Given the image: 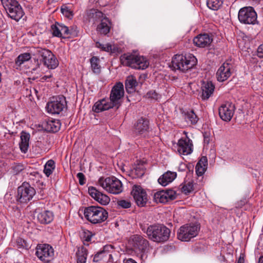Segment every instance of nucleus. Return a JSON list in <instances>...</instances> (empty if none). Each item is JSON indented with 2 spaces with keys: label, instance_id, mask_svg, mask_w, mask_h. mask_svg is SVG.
Segmentation results:
<instances>
[{
  "label": "nucleus",
  "instance_id": "nucleus-13",
  "mask_svg": "<svg viewBox=\"0 0 263 263\" xmlns=\"http://www.w3.org/2000/svg\"><path fill=\"white\" fill-rule=\"evenodd\" d=\"M35 254L41 260L48 262L54 255L52 247L48 244L37 245Z\"/></svg>",
  "mask_w": 263,
  "mask_h": 263
},
{
  "label": "nucleus",
  "instance_id": "nucleus-6",
  "mask_svg": "<svg viewBox=\"0 0 263 263\" xmlns=\"http://www.w3.org/2000/svg\"><path fill=\"white\" fill-rule=\"evenodd\" d=\"M2 4L8 16L18 21L24 15L22 6L16 0H1Z\"/></svg>",
  "mask_w": 263,
  "mask_h": 263
},
{
  "label": "nucleus",
  "instance_id": "nucleus-62",
  "mask_svg": "<svg viewBox=\"0 0 263 263\" xmlns=\"http://www.w3.org/2000/svg\"><path fill=\"white\" fill-rule=\"evenodd\" d=\"M141 229H142V231L146 233L147 228H146L145 226H141Z\"/></svg>",
  "mask_w": 263,
  "mask_h": 263
},
{
  "label": "nucleus",
  "instance_id": "nucleus-5",
  "mask_svg": "<svg viewBox=\"0 0 263 263\" xmlns=\"http://www.w3.org/2000/svg\"><path fill=\"white\" fill-rule=\"evenodd\" d=\"M33 55L40 58V62L48 69H55L59 65V62L57 58L48 49L37 47L34 49Z\"/></svg>",
  "mask_w": 263,
  "mask_h": 263
},
{
  "label": "nucleus",
  "instance_id": "nucleus-48",
  "mask_svg": "<svg viewBox=\"0 0 263 263\" xmlns=\"http://www.w3.org/2000/svg\"><path fill=\"white\" fill-rule=\"evenodd\" d=\"M17 246L19 248H26L28 247L26 241L21 238H17L16 240Z\"/></svg>",
  "mask_w": 263,
  "mask_h": 263
},
{
  "label": "nucleus",
  "instance_id": "nucleus-9",
  "mask_svg": "<svg viewBox=\"0 0 263 263\" xmlns=\"http://www.w3.org/2000/svg\"><path fill=\"white\" fill-rule=\"evenodd\" d=\"M129 244L131 246L132 249L138 254H143L149 250L148 241L141 235H133L129 240Z\"/></svg>",
  "mask_w": 263,
  "mask_h": 263
},
{
  "label": "nucleus",
  "instance_id": "nucleus-4",
  "mask_svg": "<svg viewBox=\"0 0 263 263\" xmlns=\"http://www.w3.org/2000/svg\"><path fill=\"white\" fill-rule=\"evenodd\" d=\"M120 61L122 65L137 69H145L149 65L146 58L132 54L125 53L122 55Z\"/></svg>",
  "mask_w": 263,
  "mask_h": 263
},
{
  "label": "nucleus",
  "instance_id": "nucleus-27",
  "mask_svg": "<svg viewBox=\"0 0 263 263\" xmlns=\"http://www.w3.org/2000/svg\"><path fill=\"white\" fill-rule=\"evenodd\" d=\"M177 177V173L174 172L167 171L158 179V182L162 186H166L172 182Z\"/></svg>",
  "mask_w": 263,
  "mask_h": 263
},
{
  "label": "nucleus",
  "instance_id": "nucleus-54",
  "mask_svg": "<svg viewBox=\"0 0 263 263\" xmlns=\"http://www.w3.org/2000/svg\"><path fill=\"white\" fill-rule=\"evenodd\" d=\"M199 162H200V165H199L200 166H202V164L204 166H205V165L207 164V160L205 157H202Z\"/></svg>",
  "mask_w": 263,
  "mask_h": 263
},
{
  "label": "nucleus",
  "instance_id": "nucleus-18",
  "mask_svg": "<svg viewBox=\"0 0 263 263\" xmlns=\"http://www.w3.org/2000/svg\"><path fill=\"white\" fill-rule=\"evenodd\" d=\"M233 66L227 62H224L219 68L216 73L217 79L219 82H224L232 74Z\"/></svg>",
  "mask_w": 263,
  "mask_h": 263
},
{
  "label": "nucleus",
  "instance_id": "nucleus-10",
  "mask_svg": "<svg viewBox=\"0 0 263 263\" xmlns=\"http://www.w3.org/2000/svg\"><path fill=\"white\" fill-rule=\"evenodd\" d=\"M17 200L21 203L28 202L36 193L35 189L26 182L17 188Z\"/></svg>",
  "mask_w": 263,
  "mask_h": 263
},
{
  "label": "nucleus",
  "instance_id": "nucleus-28",
  "mask_svg": "<svg viewBox=\"0 0 263 263\" xmlns=\"http://www.w3.org/2000/svg\"><path fill=\"white\" fill-rule=\"evenodd\" d=\"M30 140V134L26 132L22 131L21 135V142L20 143V147L21 151L26 153L28 148L29 142Z\"/></svg>",
  "mask_w": 263,
  "mask_h": 263
},
{
  "label": "nucleus",
  "instance_id": "nucleus-41",
  "mask_svg": "<svg viewBox=\"0 0 263 263\" xmlns=\"http://www.w3.org/2000/svg\"><path fill=\"white\" fill-rule=\"evenodd\" d=\"M60 27V24L58 22H55L54 24L51 26V30L53 36L61 37Z\"/></svg>",
  "mask_w": 263,
  "mask_h": 263
},
{
  "label": "nucleus",
  "instance_id": "nucleus-29",
  "mask_svg": "<svg viewBox=\"0 0 263 263\" xmlns=\"http://www.w3.org/2000/svg\"><path fill=\"white\" fill-rule=\"evenodd\" d=\"M125 89L128 93H132L136 90V87L138 85V82L133 76L127 77L125 83Z\"/></svg>",
  "mask_w": 263,
  "mask_h": 263
},
{
  "label": "nucleus",
  "instance_id": "nucleus-34",
  "mask_svg": "<svg viewBox=\"0 0 263 263\" xmlns=\"http://www.w3.org/2000/svg\"><path fill=\"white\" fill-rule=\"evenodd\" d=\"M90 62L92 71L95 73H99L101 71L100 59L97 57L93 56L90 59Z\"/></svg>",
  "mask_w": 263,
  "mask_h": 263
},
{
  "label": "nucleus",
  "instance_id": "nucleus-33",
  "mask_svg": "<svg viewBox=\"0 0 263 263\" xmlns=\"http://www.w3.org/2000/svg\"><path fill=\"white\" fill-rule=\"evenodd\" d=\"M155 202L158 203H166L169 201L164 191H160L155 193L153 197Z\"/></svg>",
  "mask_w": 263,
  "mask_h": 263
},
{
  "label": "nucleus",
  "instance_id": "nucleus-24",
  "mask_svg": "<svg viewBox=\"0 0 263 263\" xmlns=\"http://www.w3.org/2000/svg\"><path fill=\"white\" fill-rule=\"evenodd\" d=\"M115 106L111 102H108V99H103L97 102L92 107V110L96 112H100L110 108H113Z\"/></svg>",
  "mask_w": 263,
  "mask_h": 263
},
{
  "label": "nucleus",
  "instance_id": "nucleus-51",
  "mask_svg": "<svg viewBox=\"0 0 263 263\" xmlns=\"http://www.w3.org/2000/svg\"><path fill=\"white\" fill-rule=\"evenodd\" d=\"M77 177L79 179V182L80 185H83L85 183V177L82 173H78Z\"/></svg>",
  "mask_w": 263,
  "mask_h": 263
},
{
  "label": "nucleus",
  "instance_id": "nucleus-19",
  "mask_svg": "<svg viewBox=\"0 0 263 263\" xmlns=\"http://www.w3.org/2000/svg\"><path fill=\"white\" fill-rule=\"evenodd\" d=\"M178 152L180 154L187 155L193 152V143L192 140L187 136L185 138H181L178 142Z\"/></svg>",
  "mask_w": 263,
  "mask_h": 263
},
{
  "label": "nucleus",
  "instance_id": "nucleus-45",
  "mask_svg": "<svg viewBox=\"0 0 263 263\" xmlns=\"http://www.w3.org/2000/svg\"><path fill=\"white\" fill-rule=\"evenodd\" d=\"M117 205L121 208L127 209L131 206V203L127 200H118L117 201Z\"/></svg>",
  "mask_w": 263,
  "mask_h": 263
},
{
  "label": "nucleus",
  "instance_id": "nucleus-35",
  "mask_svg": "<svg viewBox=\"0 0 263 263\" xmlns=\"http://www.w3.org/2000/svg\"><path fill=\"white\" fill-rule=\"evenodd\" d=\"M55 167V162L52 159L48 160L44 166V172L45 175L49 177L52 173Z\"/></svg>",
  "mask_w": 263,
  "mask_h": 263
},
{
  "label": "nucleus",
  "instance_id": "nucleus-12",
  "mask_svg": "<svg viewBox=\"0 0 263 263\" xmlns=\"http://www.w3.org/2000/svg\"><path fill=\"white\" fill-rule=\"evenodd\" d=\"M53 99L47 104V111L51 114H60L66 106V98L63 96H59Z\"/></svg>",
  "mask_w": 263,
  "mask_h": 263
},
{
  "label": "nucleus",
  "instance_id": "nucleus-42",
  "mask_svg": "<svg viewBox=\"0 0 263 263\" xmlns=\"http://www.w3.org/2000/svg\"><path fill=\"white\" fill-rule=\"evenodd\" d=\"M106 247H104V249L103 250H101L99 252H98L94 256L93 261L94 262H98L100 260L103 259L104 257H106L107 255L108 254V252L105 250V248Z\"/></svg>",
  "mask_w": 263,
  "mask_h": 263
},
{
  "label": "nucleus",
  "instance_id": "nucleus-8",
  "mask_svg": "<svg viewBox=\"0 0 263 263\" xmlns=\"http://www.w3.org/2000/svg\"><path fill=\"white\" fill-rule=\"evenodd\" d=\"M98 183L106 191L112 194H118L122 191L121 182L115 177L106 178L101 177L99 179Z\"/></svg>",
  "mask_w": 263,
  "mask_h": 263
},
{
  "label": "nucleus",
  "instance_id": "nucleus-25",
  "mask_svg": "<svg viewBox=\"0 0 263 263\" xmlns=\"http://www.w3.org/2000/svg\"><path fill=\"white\" fill-rule=\"evenodd\" d=\"M38 221L42 224H48L53 219V214L50 211H43L37 213L35 212Z\"/></svg>",
  "mask_w": 263,
  "mask_h": 263
},
{
  "label": "nucleus",
  "instance_id": "nucleus-1",
  "mask_svg": "<svg viewBox=\"0 0 263 263\" xmlns=\"http://www.w3.org/2000/svg\"><path fill=\"white\" fill-rule=\"evenodd\" d=\"M171 231L165 226L161 224L150 225L147 227L146 234L148 238L157 242L167 241L170 236Z\"/></svg>",
  "mask_w": 263,
  "mask_h": 263
},
{
  "label": "nucleus",
  "instance_id": "nucleus-21",
  "mask_svg": "<svg viewBox=\"0 0 263 263\" xmlns=\"http://www.w3.org/2000/svg\"><path fill=\"white\" fill-rule=\"evenodd\" d=\"M43 129L49 133H56L61 127V122L58 120L46 119L42 123Z\"/></svg>",
  "mask_w": 263,
  "mask_h": 263
},
{
  "label": "nucleus",
  "instance_id": "nucleus-30",
  "mask_svg": "<svg viewBox=\"0 0 263 263\" xmlns=\"http://www.w3.org/2000/svg\"><path fill=\"white\" fill-rule=\"evenodd\" d=\"M183 114L186 122L191 124H196L199 120L198 116L193 110L184 112Z\"/></svg>",
  "mask_w": 263,
  "mask_h": 263
},
{
  "label": "nucleus",
  "instance_id": "nucleus-31",
  "mask_svg": "<svg viewBox=\"0 0 263 263\" xmlns=\"http://www.w3.org/2000/svg\"><path fill=\"white\" fill-rule=\"evenodd\" d=\"M88 254L87 249L82 246L78 249L76 253L77 263H86Z\"/></svg>",
  "mask_w": 263,
  "mask_h": 263
},
{
  "label": "nucleus",
  "instance_id": "nucleus-16",
  "mask_svg": "<svg viewBox=\"0 0 263 263\" xmlns=\"http://www.w3.org/2000/svg\"><path fill=\"white\" fill-rule=\"evenodd\" d=\"M149 122L147 118L141 117L134 125L133 131L136 136H145L149 132Z\"/></svg>",
  "mask_w": 263,
  "mask_h": 263
},
{
  "label": "nucleus",
  "instance_id": "nucleus-43",
  "mask_svg": "<svg viewBox=\"0 0 263 263\" xmlns=\"http://www.w3.org/2000/svg\"><path fill=\"white\" fill-rule=\"evenodd\" d=\"M92 236V234L90 231L85 230L83 232L82 238L84 245L88 246V242L91 240Z\"/></svg>",
  "mask_w": 263,
  "mask_h": 263
},
{
  "label": "nucleus",
  "instance_id": "nucleus-56",
  "mask_svg": "<svg viewBox=\"0 0 263 263\" xmlns=\"http://www.w3.org/2000/svg\"><path fill=\"white\" fill-rule=\"evenodd\" d=\"M210 141V137L206 134L204 135V142L208 144Z\"/></svg>",
  "mask_w": 263,
  "mask_h": 263
},
{
  "label": "nucleus",
  "instance_id": "nucleus-17",
  "mask_svg": "<svg viewBox=\"0 0 263 263\" xmlns=\"http://www.w3.org/2000/svg\"><path fill=\"white\" fill-rule=\"evenodd\" d=\"M235 106L232 103L227 102L222 104L219 108V115L220 118L223 121H230L234 112Z\"/></svg>",
  "mask_w": 263,
  "mask_h": 263
},
{
  "label": "nucleus",
  "instance_id": "nucleus-63",
  "mask_svg": "<svg viewBox=\"0 0 263 263\" xmlns=\"http://www.w3.org/2000/svg\"><path fill=\"white\" fill-rule=\"evenodd\" d=\"M258 263H263V256L260 257Z\"/></svg>",
  "mask_w": 263,
  "mask_h": 263
},
{
  "label": "nucleus",
  "instance_id": "nucleus-26",
  "mask_svg": "<svg viewBox=\"0 0 263 263\" xmlns=\"http://www.w3.org/2000/svg\"><path fill=\"white\" fill-rule=\"evenodd\" d=\"M111 23L110 20L106 17L101 20V23L98 25L97 30L102 34L107 35L110 31Z\"/></svg>",
  "mask_w": 263,
  "mask_h": 263
},
{
  "label": "nucleus",
  "instance_id": "nucleus-40",
  "mask_svg": "<svg viewBox=\"0 0 263 263\" xmlns=\"http://www.w3.org/2000/svg\"><path fill=\"white\" fill-rule=\"evenodd\" d=\"M194 190V185L192 181L185 182L184 184L181 188V191L186 195L189 194Z\"/></svg>",
  "mask_w": 263,
  "mask_h": 263
},
{
  "label": "nucleus",
  "instance_id": "nucleus-44",
  "mask_svg": "<svg viewBox=\"0 0 263 263\" xmlns=\"http://www.w3.org/2000/svg\"><path fill=\"white\" fill-rule=\"evenodd\" d=\"M96 47L100 48L102 51L109 52L111 50V45L110 44H102L99 42H96Z\"/></svg>",
  "mask_w": 263,
  "mask_h": 263
},
{
  "label": "nucleus",
  "instance_id": "nucleus-22",
  "mask_svg": "<svg viewBox=\"0 0 263 263\" xmlns=\"http://www.w3.org/2000/svg\"><path fill=\"white\" fill-rule=\"evenodd\" d=\"M88 193L93 198L102 205H107L110 201V198L108 196L99 192L95 187H89Z\"/></svg>",
  "mask_w": 263,
  "mask_h": 263
},
{
  "label": "nucleus",
  "instance_id": "nucleus-11",
  "mask_svg": "<svg viewBox=\"0 0 263 263\" xmlns=\"http://www.w3.org/2000/svg\"><path fill=\"white\" fill-rule=\"evenodd\" d=\"M240 23L245 24L254 25L257 21V13L252 7H246L241 8L238 15Z\"/></svg>",
  "mask_w": 263,
  "mask_h": 263
},
{
  "label": "nucleus",
  "instance_id": "nucleus-52",
  "mask_svg": "<svg viewBox=\"0 0 263 263\" xmlns=\"http://www.w3.org/2000/svg\"><path fill=\"white\" fill-rule=\"evenodd\" d=\"M12 168L14 173L17 174L24 170V166L21 164H17L14 165Z\"/></svg>",
  "mask_w": 263,
  "mask_h": 263
},
{
  "label": "nucleus",
  "instance_id": "nucleus-3",
  "mask_svg": "<svg viewBox=\"0 0 263 263\" xmlns=\"http://www.w3.org/2000/svg\"><path fill=\"white\" fill-rule=\"evenodd\" d=\"M197 60L193 55L188 57L176 54L172 59V67L174 70L185 72L197 64Z\"/></svg>",
  "mask_w": 263,
  "mask_h": 263
},
{
  "label": "nucleus",
  "instance_id": "nucleus-39",
  "mask_svg": "<svg viewBox=\"0 0 263 263\" xmlns=\"http://www.w3.org/2000/svg\"><path fill=\"white\" fill-rule=\"evenodd\" d=\"M103 13L101 11L96 9L90 10L88 14L90 17L93 18L96 21L103 19Z\"/></svg>",
  "mask_w": 263,
  "mask_h": 263
},
{
  "label": "nucleus",
  "instance_id": "nucleus-58",
  "mask_svg": "<svg viewBox=\"0 0 263 263\" xmlns=\"http://www.w3.org/2000/svg\"><path fill=\"white\" fill-rule=\"evenodd\" d=\"M245 204V202L243 201H240V203L239 202H238L237 204H236V208H241L243 205Z\"/></svg>",
  "mask_w": 263,
  "mask_h": 263
},
{
  "label": "nucleus",
  "instance_id": "nucleus-47",
  "mask_svg": "<svg viewBox=\"0 0 263 263\" xmlns=\"http://www.w3.org/2000/svg\"><path fill=\"white\" fill-rule=\"evenodd\" d=\"M61 11L64 15L68 18L72 16V12L66 6H62Z\"/></svg>",
  "mask_w": 263,
  "mask_h": 263
},
{
  "label": "nucleus",
  "instance_id": "nucleus-49",
  "mask_svg": "<svg viewBox=\"0 0 263 263\" xmlns=\"http://www.w3.org/2000/svg\"><path fill=\"white\" fill-rule=\"evenodd\" d=\"M158 95L154 90H151L148 91L146 95V97L148 99L157 100Z\"/></svg>",
  "mask_w": 263,
  "mask_h": 263
},
{
  "label": "nucleus",
  "instance_id": "nucleus-57",
  "mask_svg": "<svg viewBox=\"0 0 263 263\" xmlns=\"http://www.w3.org/2000/svg\"><path fill=\"white\" fill-rule=\"evenodd\" d=\"M124 263H137V262L132 258H128L124 259Z\"/></svg>",
  "mask_w": 263,
  "mask_h": 263
},
{
  "label": "nucleus",
  "instance_id": "nucleus-46",
  "mask_svg": "<svg viewBox=\"0 0 263 263\" xmlns=\"http://www.w3.org/2000/svg\"><path fill=\"white\" fill-rule=\"evenodd\" d=\"M166 197H167L169 201H172L175 199L176 197V193L173 190H167L164 191Z\"/></svg>",
  "mask_w": 263,
  "mask_h": 263
},
{
  "label": "nucleus",
  "instance_id": "nucleus-60",
  "mask_svg": "<svg viewBox=\"0 0 263 263\" xmlns=\"http://www.w3.org/2000/svg\"><path fill=\"white\" fill-rule=\"evenodd\" d=\"M237 263H244V258L243 257L240 256L238 261Z\"/></svg>",
  "mask_w": 263,
  "mask_h": 263
},
{
  "label": "nucleus",
  "instance_id": "nucleus-20",
  "mask_svg": "<svg viewBox=\"0 0 263 263\" xmlns=\"http://www.w3.org/2000/svg\"><path fill=\"white\" fill-rule=\"evenodd\" d=\"M212 42V35L208 33L198 34L193 39L194 45L200 48L208 47Z\"/></svg>",
  "mask_w": 263,
  "mask_h": 263
},
{
  "label": "nucleus",
  "instance_id": "nucleus-37",
  "mask_svg": "<svg viewBox=\"0 0 263 263\" xmlns=\"http://www.w3.org/2000/svg\"><path fill=\"white\" fill-rule=\"evenodd\" d=\"M222 2L220 0H207L206 5L209 8L213 10H217L222 6Z\"/></svg>",
  "mask_w": 263,
  "mask_h": 263
},
{
  "label": "nucleus",
  "instance_id": "nucleus-2",
  "mask_svg": "<svg viewBox=\"0 0 263 263\" xmlns=\"http://www.w3.org/2000/svg\"><path fill=\"white\" fill-rule=\"evenodd\" d=\"M84 215L86 219L93 224L101 223L108 217V212L102 207L89 206L84 209Z\"/></svg>",
  "mask_w": 263,
  "mask_h": 263
},
{
  "label": "nucleus",
  "instance_id": "nucleus-38",
  "mask_svg": "<svg viewBox=\"0 0 263 263\" xmlns=\"http://www.w3.org/2000/svg\"><path fill=\"white\" fill-rule=\"evenodd\" d=\"M61 37L66 38L73 34V29H69L67 26L60 24Z\"/></svg>",
  "mask_w": 263,
  "mask_h": 263
},
{
  "label": "nucleus",
  "instance_id": "nucleus-32",
  "mask_svg": "<svg viewBox=\"0 0 263 263\" xmlns=\"http://www.w3.org/2000/svg\"><path fill=\"white\" fill-rule=\"evenodd\" d=\"M145 169L143 165L138 164L132 170L131 175L134 178H141L145 174Z\"/></svg>",
  "mask_w": 263,
  "mask_h": 263
},
{
  "label": "nucleus",
  "instance_id": "nucleus-7",
  "mask_svg": "<svg viewBox=\"0 0 263 263\" xmlns=\"http://www.w3.org/2000/svg\"><path fill=\"white\" fill-rule=\"evenodd\" d=\"M200 226L198 223L186 224L181 226L177 232L178 238L183 241H189L196 236L200 230Z\"/></svg>",
  "mask_w": 263,
  "mask_h": 263
},
{
  "label": "nucleus",
  "instance_id": "nucleus-61",
  "mask_svg": "<svg viewBox=\"0 0 263 263\" xmlns=\"http://www.w3.org/2000/svg\"><path fill=\"white\" fill-rule=\"evenodd\" d=\"M40 63H39V60H36V67H35V68H33V70H36L37 68H39V67H40Z\"/></svg>",
  "mask_w": 263,
  "mask_h": 263
},
{
  "label": "nucleus",
  "instance_id": "nucleus-59",
  "mask_svg": "<svg viewBox=\"0 0 263 263\" xmlns=\"http://www.w3.org/2000/svg\"><path fill=\"white\" fill-rule=\"evenodd\" d=\"M117 51V48L115 46H111V50H110L109 52L111 53H115Z\"/></svg>",
  "mask_w": 263,
  "mask_h": 263
},
{
  "label": "nucleus",
  "instance_id": "nucleus-53",
  "mask_svg": "<svg viewBox=\"0 0 263 263\" xmlns=\"http://www.w3.org/2000/svg\"><path fill=\"white\" fill-rule=\"evenodd\" d=\"M257 54L259 58H263V44L258 47Z\"/></svg>",
  "mask_w": 263,
  "mask_h": 263
},
{
  "label": "nucleus",
  "instance_id": "nucleus-23",
  "mask_svg": "<svg viewBox=\"0 0 263 263\" xmlns=\"http://www.w3.org/2000/svg\"><path fill=\"white\" fill-rule=\"evenodd\" d=\"M215 85L211 81L203 82L201 86L202 94L201 97L203 100H208L213 93Z\"/></svg>",
  "mask_w": 263,
  "mask_h": 263
},
{
  "label": "nucleus",
  "instance_id": "nucleus-55",
  "mask_svg": "<svg viewBox=\"0 0 263 263\" xmlns=\"http://www.w3.org/2000/svg\"><path fill=\"white\" fill-rule=\"evenodd\" d=\"M52 77V74L45 75V76H44L43 77H42L41 78V81L42 82H44L45 81H48V79L51 78Z\"/></svg>",
  "mask_w": 263,
  "mask_h": 263
},
{
  "label": "nucleus",
  "instance_id": "nucleus-15",
  "mask_svg": "<svg viewBox=\"0 0 263 263\" xmlns=\"http://www.w3.org/2000/svg\"><path fill=\"white\" fill-rule=\"evenodd\" d=\"M131 194L138 206L143 207L145 206L148 200L147 195L145 191L141 186L134 185Z\"/></svg>",
  "mask_w": 263,
  "mask_h": 263
},
{
  "label": "nucleus",
  "instance_id": "nucleus-36",
  "mask_svg": "<svg viewBox=\"0 0 263 263\" xmlns=\"http://www.w3.org/2000/svg\"><path fill=\"white\" fill-rule=\"evenodd\" d=\"M31 58L30 53H24L19 55L15 60V64L20 66L25 62L29 61Z\"/></svg>",
  "mask_w": 263,
  "mask_h": 263
},
{
  "label": "nucleus",
  "instance_id": "nucleus-50",
  "mask_svg": "<svg viewBox=\"0 0 263 263\" xmlns=\"http://www.w3.org/2000/svg\"><path fill=\"white\" fill-rule=\"evenodd\" d=\"M200 162H198L196 166V173L198 176H202L204 173V168L202 166H200Z\"/></svg>",
  "mask_w": 263,
  "mask_h": 263
},
{
  "label": "nucleus",
  "instance_id": "nucleus-14",
  "mask_svg": "<svg viewBox=\"0 0 263 263\" xmlns=\"http://www.w3.org/2000/svg\"><path fill=\"white\" fill-rule=\"evenodd\" d=\"M124 93V86L121 82L117 83L111 89L109 99L117 109L121 105V99L123 97Z\"/></svg>",
  "mask_w": 263,
  "mask_h": 263
}]
</instances>
